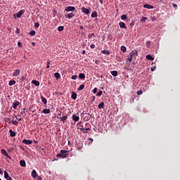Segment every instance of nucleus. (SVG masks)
<instances>
[{"mask_svg":"<svg viewBox=\"0 0 180 180\" xmlns=\"http://www.w3.org/2000/svg\"><path fill=\"white\" fill-rule=\"evenodd\" d=\"M23 13H25V11L23 10L20 11L17 14V18H21Z\"/></svg>","mask_w":180,"mask_h":180,"instance_id":"17","label":"nucleus"},{"mask_svg":"<svg viewBox=\"0 0 180 180\" xmlns=\"http://www.w3.org/2000/svg\"><path fill=\"white\" fill-rule=\"evenodd\" d=\"M150 44H151V41H146V47H148V49H150Z\"/></svg>","mask_w":180,"mask_h":180,"instance_id":"38","label":"nucleus"},{"mask_svg":"<svg viewBox=\"0 0 180 180\" xmlns=\"http://www.w3.org/2000/svg\"><path fill=\"white\" fill-rule=\"evenodd\" d=\"M31 175H32V178H34V179L37 178V172H36V170L33 169L31 173Z\"/></svg>","mask_w":180,"mask_h":180,"instance_id":"11","label":"nucleus"},{"mask_svg":"<svg viewBox=\"0 0 180 180\" xmlns=\"http://www.w3.org/2000/svg\"><path fill=\"white\" fill-rule=\"evenodd\" d=\"M101 53L102 54H106L107 56H109V54H110V52H109V51L108 50H103Z\"/></svg>","mask_w":180,"mask_h":180,"instance_id":"29","label":"nucleus"},{"mask_svg":"<svg viewBox=\"0 0 180 180\" xmlns=\"http://www.w3.org/2000/svg\"><path fill=\"white\" fill-rule=\"evenodd\" d=\"M32 84H34L35 86H39V85H40V82L37 80H32Z\"/></svg>","mask_w":180,"mask_h":180,"instance_id":"18","label":"nucleus"},{"mask_svg":"<svg viewBox=\"0 0 180 180\" xmlns=\"http://www.w3.org/2000/svg\"><path fill=\"white\" fill-rule=\"evenodd\" d=\"M146 20H147V17H142L141 19V21L144 22H146Z\"/></svg>","mask_w":180,"mask_h":180,"instance_id":"40","label":"nucleus"},{"mask_svg":"<svg viewBox=\"0 0 180 180\" xmlns=\"http://www.w3.org/2000/svg\"><path fill=\"white\" fill-rule=\"evenodd\" d=\"M20 75V70L17 69L13 74V77H18V75Z\"/></svg>","mask_w":180,"mask_h":180,"instance_id":"9","label":"nucleus"},{"mask_svg":"<svg viewBox=\"0 0 180 180\" xmlns=\"http://www.w3.org/2000/svg\"><path fill=\"white\" fill-rule=\"evenodd\" d=\"M58 32H63L64 30V27L63 26H59L58 27Z\"/></svg>","mask_w":180,"mask_h":180,"instance_id":"36","label":"nucleus"},{"mask_svg":"<svg viewBox=\"0 0 180 180\" xmlns=\"http://www.w3.org/2000/svg\"><path fill=\"white\" fill-rule=\"evenodd\" d=\"M68 153H70V150H61L60 153H58L56 155V157H60L61 158H67V157H68Z\"/></svg>","mask_w":180,"mask_h":180,"instance_id":"1","label":"nucleus"},{"mask_svg":"<svg viewBox=\"0 0 180 180\" xmlns=\"http://www.w3.org/2000/svg\"><path fill=\"white\" fill-rule=\"evenodd\" d=\"M79 112H77V114H74L72 116V120H74V122H78L79 120Z\"/></svg>","mask_w":180,"mask_h":180,"instance_id":"2","label":"nucleus"},{"mask_svg":"<svg viewBox=\"0 0 180 180\" xmlns=\"http://www.w3.org/2000/svg\"><path fill=\"white\" fill-rule=\"evenodd\" d=\"M34 143H35V144H37V143H39L37 141H34Z\"/></svg>","mask_w":180,"mask_h":180,"instance_id":"60","label":"nucleus"},{"mask_svg":"<svg viewBox=\"0 0 180 180\" xmlns=\"http://www.w3.org/2000/svg\"><path fill=\"white\" fill-rule=\"evenodd\" d=\"M65 11L66 12H74V11H75V7L74 6H68Z\"/></svg>","mask_w":180,"mask_h":180,"instance_id":"4","label":"nucleus"},{"mask_svg":"<svg viewBox=\"0 0 180 180\" xmlns=\"http://www.w3.org/2000/svg\"><path fill=\"white\" fill-rule=\"evenodd\" d=\"M91 18H98V12L94 11L91 13Z\"/></svg>","mask_w":180,"mask_h":180,"instance_id":"30","label":"nucleus"},{"mask_svg":"<svg viewBox=\"0 0 180 180\" xmlns=\"http://www.w3.org/2000/svg\"><path fill=\"white\" fill-rule=\"evenodd\" d=\"M92 116L89 114H87V120H89Z\"/></svg>","mask_w":180,"mask_h":180,"instance_id":"47","label":"nucleus"},{"mask_svg":"<svg viewBox=\"0 0 180 180\" xmlns=\"http://www.w3.org/2000/svg\"><path fill=\"white\" fill-rule=\"evenodd\" d=\"M172 6H173L174 8H177V7H178V5H176V4H172Z\"/></svg>","mask_w":180,"mask_h":180,"instance_id":"54","label":"nucleus"},{"mask_svg":"<svg viewBox=\"0 0 180 180\" xmlns=\"http://www.w3.org/2000/svg\"><path fill=\"white\" fill-rule=\"evenodd\" d=\"M71 98H72V99H74V101H75L77 99V93L73 91L72 93Z\"/></svg>","mask_w":180,"mask_h":180,"instance_id":"22","label":"nucleus"},{"mask_svg":"<svg viewBox=\"0 0 180 180\" xmlns=\"http://www.w3.org/2000/svg\"><path fill=\"white\" fill-rule=\"evenodd\" d=\"M82 11L84 13H86V15H89V9L85 8V7H83L82 8Z\"/></svg>","mask_w":180,"mask_h":180,"instance_id":"12","label":"nucleus"},{"mask_svg":"<svg viewBox=\"0 0 180 180\" xmlns=\"http://www.w3.org/2000/svg\"><path fill=\"white\" fill-rule=\"evenodd\" d=\"M84 88H85V85L84 84H81L78 88H77V91H82V89H84Z\"/></svg>","mask_w":180,"mask_h":180,"instance_id":"27","label":"nucleus"},{"mask_svg":"<svg viewBox=\"0 0 180 180\" xmlns=\"http://www.w3.org/2000/svg\"><path fill=\"white\" fill-rule=\"evenodd\" d=\"M121 19L122 20H126V19H127V15H122Z\"/></svg>","mask_w":180,"mask_h":180,"instance_id":"35","label":"nucleus"},{"mask_svg":"<svg viewBox=\"0 0 180 180\" xmlns=\"http://www.w3.org/2000/svg\"><path fill=\"white\" fill-rule=\"evenodd\" d=\"M74 16H75V12L69 13L68 14L65 15V18H68V19H71L74 18Z\"/></svg>","mask_w":180,"mask_h":180,"instance_id":"3","label":"nucleus"},{"mask_svg":"<svg viewBox=\"0 0 180 180\" xmlns=\"http://www.w3.org/2000/svg\"><path fill=\"white\" fill-rule=\"evenodd\" d=\"M143 8H146V9H154V6L150 4H144Z\"/></svg>","mask_w":180,"mask_h":180,"instance_id":"13","label":"nucleus"},{"mask_svg":"<svg viewBox=\"0 0 180 180\" xmlns=\"http://www.w3.org/2000/svg\"><path fill=\"white\" fill-rule=\"evenodd\" d=\"M6 179H7V180H13V179H12V177H11V176L8 177V178H7Z\"/></svg>","mask_w":180,"mask_h":180,"instance_id":"57","label":"nucleus"},{"mask_svg":"<svg viewBox=\"0 0 180 180\" xmlns=\"http://www.w3.org/2000/svg\"><path fill=\"white\" fill-rule=\"evenodd\" d=\"M95 101V96L93 97V102Z\"/></svg>","mask_w":180,"mask_h":180,"instance_id":"62","label":"nucleus"},{"mask_svg":"<svg viewBox=\"0 0 180 180\" xmlns=\"http://www.w3.org/2000/svg\"><path fill=\"white\" fill-rule=\"evenodd\" d=\"M9 123H12L13 124H15V126L18 125V122L16 120H12V121H9Z\"/></svg>","mask_w":180,"mask_h":180,"instance_id":"34","label":"nucleus"},{"mask_svg":"<svg viewBox=\"0 0 180 180\" xmlns=\"http://www.w3.org/2000/svg\"><path fill=\"white\" fill-rule=\"evenodd\" d=\"M42 112L45 113V115H49L50 113V109H44Z\"/></svg>","mask_w":180,"mask_h":180,"instance_id":"31","label":"nucleus"},{"mask_svg":"<svg viewBox=\"0 0 180 180\" xmlns=\"http://www.w3.org/2000/svg\"><path fill=\"white\" fill-rule=\"evenodd\" d=\"M10 176H9V174L8 173V172H6V171H4V178L6 179H7L8 178H9Z\"/></svg>","mask_w":180,"mask_h":180,"instance_id":"32","label":"nucleus"},{"mask_svg":"<svg viewBox=\"0 0 180 180\" xmlns=\"http://www.w3.org/2000/svg\"><path fill=\"white\" fill-rule=\"evenodd\" d=\"M121 51H122V53H126V51H127L126 46H121Z\"/></svg>","mask_w":180,"mask_h":180,"instance_id":"33","label":"nucleus"},{"mask_svg":"<svg viewBox=\"0 0 180 180\" xmlns=\"http://www.w3.org/2000/svg\"><path fill=\"white\" fill-rule=\"evenodd\" d=\"M59 119H60V122H63V123H65V120H67V119H68V116L63 115L62 117H59Z\"/></svg>","mask_w":180,"mask_h":180,"instance_id":"7","label":"nucleus"},{"mask_svg":"<svg viewBox=\"0 0 180 180\" xmlns=\"http://www.w3.org/2000/svg\"><path fill=\"white\" fill-rule=\"evenodd\" d=\"M110 72L112 77H117V71L113 70V71H111Z\"/></svg>","mask_w":180,"mask_h":180,"instance_id":"26","label":"nucleus"},{"mask_svg":"<svg viewBox=\"0 0 180 180\" xmlns=\"http://www.w3.org/2000/svg\"><path fill=\"white\" fill-rule=\"evenodd\" d=\"M102 94H103V92L102 91H100L97 94L96 96H102Z\"/></svg>","mask_w":180,"mask_h":180,"instance_id":"41","label":"nucleus"},{"mask_svg":"<svg viewBox=\"0 0 180 180\" xmlns=\"http://www.w3.org/2000/svg\"><path fill=\"white\" fill-rule=\"evenodd\" d=\"M146 60H150V61H154V58L151 55H147L146 56Z\"/></svg>","mask_w":180,"mask_h":180,"instance_id":"19","label":"nucleus"},{"mask_svg":"<svg viewBox=\"0 0 180 180\" xmlns=\"http://www.w3.org/2000/svg\"><path fill=\"white\" fill-rule=\"evenodd\" d=\"M99 63H101V61H99V60H96L95 61V63H96L97 65H99Z\"/></svg>","mask_w":180,"mask_h":180,"instance_id":"51","label":"nucleus"},{"mask_svg":"<svg viewBox=\"0 0 180 180\" xmlns=\"http://www.w3.org/2000/svg\"><path fill=\"white\" fill-rule=\"evenodd\" d=\"M20 32V30H19V28H17L15 33H17V34H19Z\"/></svg>","mask_w":180,"mask_h":180,"instance_id":"52","label":"nucleus"},{"mask_svg":"<svg viewBox=\"0 0 180 180\" xmlns=\"http://www.w3.org/2000/svg\"><path fill=\"white\" fill-rule=\"evenodd\" d=\"M79 129H88V127H85L84 125H79Z\"/></svg>","mask_w":180,"mask_h":180,"instance_id":"49","label":"nucleus"},{"mask_svg":"<svg viewBox=\"0 0 180 180\" xmlns=\"http://www.w3.org/2000/svg\"><path fill=\"white\" fill-rule=\"evenodd\" d=\"M98 92V89L96 87H95L93 90V93L94 94H96Z\"/></svg>","mask_w":180,"mask_h":180,"instance_id":"45","label":"nucleus"},{"mask_svg":"<svg viewBox=\"0 0 180 180\" xmlns=\"http://www.w3.org/2000/svg\"><path fill=\"white\" fill-rule=\"evenodd\" d=\"M79 130H81L82 131V133H84V134L88 133V130H91V129H89V127L88 128H79Z\"/></svg>","mask_w":180,"mask_h":180,"instance_id":"10","label":"nucleus"},{"mask_svg":"<svg viewBox=\"0 0 180 180\" xmlns=\"http://www.w3.org/2000/svg\"><path fill=\"white\" fill-rule=\"evenodd\" d=\"M143 94V90H139L137 91V95H142Z\"/></svg>","mask_w":180,"mask_h":180,"instance_id":"43","label":"nucleus"},{"mask_svg":"<svg viewBox=\"0 0 180 180\" xmlns=\"http://www.w3.org/2000/svg\"><path fill=\"white\" fill-rule=\"evenodd\" d=\"M151 71H155V67L151 68Z\"/></svg>","mask_w":180,"mask_h":180,"instance_id":"56","label":"nucleus"},{"mask_svg":"<svg viewBox=\"0 0 180 180\" xmlns=\"http://www.w3.org/2000/svg\"><path fill=\"white\" fill-rule=\"evenodd\" d=\"M89 140H91V141H94V139H91V138L89 139Z\"/></svg>","mask_w":180,"mask_h":180,"instance_id":"64","label":"nucleus"},{"mask_svg":"<svg viewBox=\"0 0 180 180\" xmlns=\"http://www.w3.org/2000/svg\"><path fill=\"white\" fill-rule=\"evenodd\" d=\"M37 180H43V179H41V176H37Z\"/></svg>","mask_w":180,"mask_h":180,"instance_id":"55","label":"nucleus"},{"mask_svg":"<svg viewBox=\"0 0 180 180\" xmlns=\"http://www.w3.org/2000/svg\"><path fill=\"white\" fill-rule=\"evenodd\" d=\"M77 78H78L77 75H72L71 77L72 79H77Z\"/></svg>","mask_w":180,"mask_h":180,"instance_id":"44","label":"nucleus"},{"mask_svg":"<svg viewBox=\"0 0 180 180\" xmlns=\"http://www.w3.org/2000/svg\"><path fill=\"white\" fill-rule=\"evenodd\" d=\"M82 54H85V50L82 51Z\"/></svg>","mask_w":180,"mask_h":180,"instance_id":"61","label":"nucleus"},{"mask_svg":"<svg viewBox=\"0 0 180 180\" xmlns=\"http://www.w3.org/2000/svg\"><path fill=\"white\" fill-rule=\"evenodd\" d=\"M20 165L21 167H26V162L25 160H20Z\"/></svg>","mask_w":180,"mask_h":180,"instance_id":"24","label":"nucleus"},{"mask_svg":"<svg viewBox=\"0 0 180 180\" xmlns=\"http://www.w3.org/2000/svg\"><path fill=\"white\" fill-rule=\"evenodd\" d=\"M19 105H20L19 101H15V102L13 103V108L16 109V108H18V106H19Z\"/></svg>","mask_w":180,"mask_h":180,"instance_id":"15","label":"nucleus"},{"mask_svg":"<svg viewBox=\"0 0 180 180\" xmlns=\"http://www.w3.org/2000/svg\"><path fill=\"white\" fill-rule=\"evenodd\" d=\"M93 36H95V33L89 34L88 37L89 39H92Z\"/></svg>","mask_w":180,"mask_h":180,"instance_id":"39","label":"nucleus"},{"mask_svg":"<svg viewBox=\"0 0 180 180\" xmlns=\"http://www.w3.org/2000/svg\"><path fill=\"white\" fill-rule=\"evenodd\" d=\"M100 4H103V0H99Z\"/></svg>","mask_w":180,"mask_h":180,"instance_id":"58","label":"nucleus"},{"mask_svg":"<svg viewBox=\"0 0 180 180\" xmlns=\"http://www.w3.org/2000/svg\"><path fill=\"white\" fill-rule=\"evenodd\" d=\"M15 84H16V81L15 80H11L9 82H8V85L10 86H12V85H15Z\"/></svg>","mask_w":180,"mask_h":180,"instance_id":"28","label":"nucleus"},{"mask_svg":"<svg viewBox=\"0 0 180 180\" xmlns=\"http://www.w3.org/2000/svg\"><path fill=\"white\" fill-rule=\"evenodd\" d=\"M54 77L56 78V79H60V78H61V75L58 72L54 73Z\"/></svg>","mask_w":180,"mask_h":180,"instance_id":"20","label":"nucleus"},{"mask_svg":"<svg viewBox=\"0 0 180 180\" xmlns=\"http://www.w3.org/2000/svg\"><path fill=\"white\" fill-rule=\"evenodd\" d=\"M11 137H16V132L13 131L12 129L9 130Z\"/></svg>","mask_w":180,"mask_h":180,"instance_id":"14","label":"nucleus"},{"mask_svg":"<svg viewBox=\"0 0 180 180\" xmlns=\"http://www.w3.org/2000/svg\"><path fill=\"white\" fill-rule=\"evenodd\" d=\"M39 26H40V24H39V22H36V23L34 24V27H35V29L39 28Z\"/></svg>","mask_w":180,"mask_h":180,"instance_id":"42","label":"nucleus"},{"mask_svg":"<svg viewBox=\"0 0 180 180\" xmlns=\"http://www.w3.org/2000/svg\"><path fill=\"white\" fill-rule=\"evenodd\" d=\"M30 36H34L36 34V31L32 30L29 33Z\"/></svg>","mask_w":180,"mask_h":180,"instance_id":"37","label":"nucleus"},{"mask_svg":"<svg viewBox=\"0 0 180 180\" xmlns=\"http://www.w3.org/2000/svg\"><path fill=\"white\" fill-rule=\"evenodd\" d=\"M6 122H9V118H7Z\"/></svg>","mask_w":180,"mask_h":180,"instance_id":"63","label":"nucleus"},{"mask_svg":"<svg viewBox=\"0 0 180 180\" xmlns=\"http://www.w3.org/2000/svg\"><path fill=\"white\" fill-rule=\"evenodd\" d=\"M18 47H22V43H20V41L18 42Z\"/></svg>","mask_w":180,"mask_h":180,"instance_id":"53","label":"nucleus"},{"mask_svg":"<svg viewBox=\"0 0 180 180\" xmlns=\"http://www.w3.org/2000/svg\"><path fill=\"white\" fill-rule=\"evenodd\" d=\"M119 25H120V27L121 29H123V27H124V29H127V27H126V25L124 24V22H120L119 23Z\"/></svg>","mask_w":180,"mask_h":180,"instance_id":"16","label":"nucleus"},{"mask_svg":"<svg viewBox=\"0 0 180 180\" xmlns=\"http://www.w3.org/2000/svg\"><path fill=\"white\" fill-rule=\"evenodd\" d=\"M22 143L24 144H26L27 146H30V144H32L33 141H32V140L23 139Z\"/></svg>","mask_w":180,"mask_h":180,"instance_id":"6","label":"nucleus"},{"mask_svg":"<svg viewBox=\"0 0 180 180\" xmlns=\"http://www.w3.org/2000/svg\"><path fill=\"white\" fill-rule=\"evenodd\" d=\"M134 56H139V52L137 51H131L129 53V57L133 58Z\"/></svg>","mask_w":180,"mask_h":180,"instance_id":"5","label":"nucleus"},{"mask_svg":"<svg viewBox=\"0 0 180 180\" xmlns=\"http://www.w3.org/2000/svg\"><path fill=\"white\" fill-rule=\"evenodd\" d=\"M105 108V103L101 102L98 104V109H103Z\"/></svg>","mask_w":180,"mask_h":180,"instance_id":"21","label":"nucleus"},{"mask_svg":"<svg viewBox=\"0 0 180 180\" xmlns=\"http://www.w3.org/2000/svg\"><path fill=\"white\" fill-rule=\"evenodd\" d=\"M79 29L82 30V29H84V27L82 25H80Z\"/></svg>","mask_w":180,"mask_h":180,"instance_id":"59","label":"nucleus"},{"mask_svg":"<svg viewBox=\"0 0 180 180\" xmlns=\"http://www.w3.org/2000/svg\"><path fill=\"white\" fill-rule=\"evenodd\" d=\"M79 78L80 79H85V74H84V73H79Z\"/></svg>","mask_w":180,"mask_h":180,"instance_id":"25","label":"nucleus"},{"mask_svg":"<svg viewBox=\"0 0 180 180\" xmlns=\"http://www.w3.org/2000/svg\"><path fill=\"white\" fill-rule=\"evenodd\" d=\"M90 48H91V49H95V44H91L90 45Z\"/></svg>","mask_w":180,"mask_h":180,"instance_id":"50","label":"nucleus"},{"mask_svg":"<svg viewBox=\"0 0 180 180\" xmlns=\"http://www.w3.org/2000/svg\"><path fill=\"white\" fill-rule=\"evenodd\" d=\"M41 101L44 105H47V99H46L44 97L41 96Z\"/></svg>","mask_w":180,"mask_h":180,"instance_id":"23","label":"nucleus"},{"mask_svg":"<svg viewBox=\"0 0 180 180\" xmlns=\"http://www.w3.org/2000/svg\"><path fill=\"white\" fill-rule=\"evenodd\" d=\"M132 60H133V58H131L130 56L127 58V61H129V63H131Z\"/></svg>","mask_w":180,"mask_h":180,"instance_id":"46","label":"nucleus"},{"mask_svg":"<svg viewBox=\"0 0 180 180\" xmlns=\"http://www.w3.org/2000/svg\"><path fill=\"white\" fill-rule=\"evenodd\" d=\"M46 68H50V61L48 60Z\"/></svg>","mask_w":180,"mask_h":180,"instance_id":"48","label":"nucleus"},{"mask_svg":"<svg viewBox=\"0 0 180 180\" xmlns=\"http://www.w3.org/2000/svg\"><path fill=\"white\" fill-rule=\"evenodd\" d=\"M1 153L4 154L5 157H7V158H9V160H11V156L8 155V153L6 152V150H5V149L1 150Z\"/></svg>","mask_w":180,"mask_h":180,"instance_id":"8","label":"nucleus"}]
</instances>
